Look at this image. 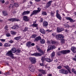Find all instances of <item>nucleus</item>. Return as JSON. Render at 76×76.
<instances>
[{
    "label": "nucleus",
    "mask_w": 76,
    "mask_h": 76,
    "mask_svg": "<svg viewBox=\"0 0 76 76\" xmlns=\"http://www.w3.org/2000/svg\"><path fill=\"white\" fill-rule=\"evenodd\" d=\"M69 53H70V50H65L59 52L57 53V54L58 55L60 56V55H61V54H68Z\"/></svg>",
    "instance_id": "nucleus-1"
},
{
    "label": "nucleus",
    "mask_w": 76,
    "mask_h": 76,
    "mask_svg": "<svg viewBox=\"0 0 76 76\" xmlns=\"http://www.w3.org/2000/svg\"><path fill=\"white\" fill-rule=\"evenodd\" d=\"M38 52H39L41 54L38 53H36L31 54L32 56H41L42 54H44L45 53V51H43V50H41V49L39 50Z\"/></svg>",
    "instance_id": "nucleus-2"
},
{
    "label": "nucleus",
    "mask_w": 76,
    "mask_h": 76,
    "mask_svg": "<svg viewBox=\"0 0 76 76\" xmlns=\"http://www.w3.org/2000/svg\"><path fill=\"white\" fill-rule=\"evenodd\" d=\"M64 37L62 34H58L56 35V38L57 39L61 40L63 38H64Z\"/></svg>",
    "instance_id": "nucleus-3"
},
{
    "label": "nucleus",
    "mask_w": 76,
    "mask_h": 76,
    "mask_svg": "<svg viewBox=\"0 0 76 76\" xmlns=\"http://www.w3.org/2000/svg\"><path fill=\"white\" fill-rule=\"evenodd\" d=\"M41 60L42 62L44 63L45 60L48 62H51L53 60V59H50V58H46L45 57H42Z\"/></svg>",
    "instance_id": "nucleus-4"
},
{
    "label": "nucleus",
    "mask_w": 76,
    "mask_h": 76,
    "mask_svg": "<svg viewBox=\"0 0 76 76\" xmlns=\"http://www.w3.org/2000/svg\"><path fill=\"white\" fill-rule=\"evenodd\" d=\"M29 60L32 64H35L37 62L36 58L34 57H30Z\"/></svg>",
    "instance_id": "nucleus-5"
},
{
    "label": "nucleus",
    "mask_w": 76,
    "mask_h": 76,
    "mask_svg": "<svg viewBox=\"0 0 76 76\" xmlns=\"http://www.w3.org/2000/svg\"><path fill=\"white\" fill-rule=\"evenodd\" d=\"M12 53V51L11 50H10L7 52L6 54L8 56H10L12 58H15V57L13 56V55Z\"/></svg>",
    "instance_id": "nucleus-6"
},
{
    "label": "nucleus",
    "mask_w": 76,
    "mask_h": 76,
    "mask_svg": "<svg viewBox=\"0 0 76 76\" xmlns=\"http://www.w3.org/2000/svg\"><path fill=\"white\" fill-rule=\"evenodd\" d=\"M11 51H12V53H17L18 54H17V55H18L19 53H20V51L19 50V49H17L16 48H14L13 49H11Z\"/></svg>",
    "instance_id": "nucleus-7"
},
{
    "label": "nucleus",
    "mask_w": 76,
    "mask_h": 76,
    "mask_svg": "<svg viewBox=\"0 0 76 76\" xmlns=\"http://www.w3.org/2000/svg\"><path fill=\"white\" fill-rule=\"evenodd\" d=\"M59 73H62L63 74L67 75V74L68 73V71L66 69H61L59 70Z\"/></svg>",
    "instance_id": "nucleus-8"
},
{
    "label": "nucleus",
    "mask_w": 76,
    "mask_h": 76,
    "mask_svg": "<svg viewBox=\"0 0 76 76\" xmlns=\"http://www.w3.org/2000/svg\"><path fill=\"white\" fill-rule=\"evenodd\" d=\"M56 48V47H55V45H51V46H49L48 47V48L47 50V51H50V50H53V49H54Z\"/></svg>",
    "instance_id": "nucleus-9"
},
{
    "label": "nucleus",
    "mask_w": 76,
    "mask_h": 76,
    "mask_svg": "<svg viewBox=\"0 0 76 76\" xmlns=\"http://www.w3.org/2000/svg\"><path fill=\"white\" fill-rule=\"evenodd\" d=\"M28 69L29 70H30V71L32 72H34V70H35L34 67V66L32 65H31V66H29V67Z\"/></svg>",
    "instance_id": "nucleus-10"
},
{
    "label": "nucleus",
    "mask_w": 76,
    "mask_h": 76,
    "mask_svg": "<svg viewBox=\"0 0 76 76\" xmlns=\"http://www.w3.org/2000/svg\"><path fill=\"white\" fill-rule=\"evenodd\" d=\"M23 20L26 22H28L29 20V18L26 16H23Z\"/></svg>",
    "instance_id": "nucleus-11"
},
{
    "label": "nucleus",
    "mask_w": 76,
    "mask_h": 76,
    "mask_svg": "<svg viewBox=\"0 0 76 76\" xmlns=\"http://www.w3.org/2000/svg\"><path fill=\"white\" fill-rule=\"evenodd\" d=\"M37 13L38 12L37 10H34L32 12L30 15L31 17H32V16L34 15H37Z\"/></svg>",
    "instance_id": "nucleus-12"
},
{
    "label": "nucleus",
    "mask_w": 76,
    "mask_h": 76,
    "mask_svg": "<svg viewBox=\"0 0 76 76\" xmlns=\"http://www.w3.org/2000/svg\"><path fill=\"white\" fill-rule=\"evenodd\" d=\"M71 50L73 53H76V47L73 46L71 47Z\"/></svg>",
    "instance_id": "nucleus-13"
},
{
    "label": "nucleus",
    "mask_w": 76,
    "mask_h": 76,
    "mask_svg": "<svg viewBox=\"0 0 76 76\" xmlns=\"http://www.w3.org/2000/svg\"><path fill=\"white\" fill-rule=\"evenodd\" d=\"M57 32H61V31H64V29L62 28H57Z\"/></svg>",
    "instance_id": "nucleus-14"
},
{
    "label": "nucleus",
    "mask_w": 76,
    "mask_h": 76,
    "mask_svg": "<svg viewBox=\"0 0 76 76\" xmlns=\"http://www.w3.org/2000/svg\"><path fill=\"white\" fill-rule=\"evenodd\" d=\"M9 20L10 21H11V22H15V21H18L19 20L15 18H11Z\"/></svg>",
    "instance_id": "nucleus-15"
},
{
    "label": "nucleus",
    "mask_w": 76,
    "mask_h": 76,
    "mask_svg": "<svg viewBox=\"0 0 76 76\" xmlns=\"http://www.w3.org/2000/svg\"><path fill=\"white\" fill-rule=\"evenodd\" d=\"M29 13H30V11H24L22 13V15H28Z\"/></svg>",
    "instance_id": "nucleus-16"
},
{
    "label": "nucleus",
    "mask_w": 76,
    "mask_h": 76,
    "mask_svg": "<svg viewBox=\"0 0 76 76\" xmlns=\"http://www.w3.org/2000/svg\"><path fill=\"white\" fill-rule=\"evenodd\" d=\"M39 71L40 73H41L42 74H45L46 73L45 71L43 69H39Z\"/></svg>",
    "instance_id": "nucleus-17"
},
{
    "label": "nucleus",
    "mask_w": 76,
    "mask_h": 76,
    "mask_svg": "<svg viewBox=\"0 0 76 76\" xmlns=\"http://www.w3.org/2000/svg\"><path fill=\"white\" fill-rule=\"evenodd\" d=\"M11 28L12 29H17L19 28V27L18 25H15L13 26Z\"/></svg>",
    "instance_id": "nucleus-18"
},
{
    "label": "nucleus",
    "mask_w": 76,
    "mask_h": 76,
    "mask_svg": "<svg viewBox=\"0 0 76 76\" xmlns=\"http://www.w3.org/2000/svg\"><path fill=\"white\" fill-rule=\"evenodd\" d=\"M65 18L66 20H69L70 22H73V19L70 17H66Z\"/></svg>",
    "instance_id": "nucleus-19"
},
{
    "label": "nucleus",
    "mask_w": 76,
    "mask_h": 76,
    "mask_svg": "<svg viewBox=\"0 0 76 76\" xmlns=\"http://www.w3.org/2000/svg\"><path fill=\"white\" fill-rule=\"evenodd\" d=\"M40 31L41 33L43 34H45V30L43 29H40Z\"/></svg>",
    "instance_id": "nucleus-20"
},
{
    "label": "nucleus",
    "mask_w": 76,
    "mask_h": 76,
    "mask_svg": "<svg viewBox=\"0 0 76 76\" xmlns=\"http://www.w3.org/2000/svg\"><path fill=\"white\" fill-rule=\"evenodd\" d=\"M43 25L44 26H47L48 25V22L45 21L43 22Z\"/></svg>",
    "instance_id": "nucleus-21"
},
{
    "label": "nucleus",
    "mask_w": 76,
    "mask_h": 76,
    "mask_svg": "<svg viewBox=\"0 0 76 76\" xmlns=\"http://www.w3.org/2000/svg\"><path fill=\"white\" fill-rule=\"evenodd\" d=\"M56 16L57 18H58V19H59V20H61V15H60V14H56Z\"/></svg>",
    "instance_id": "nucleus-22"
},
{
    "label": "nucleus",
    "mask_w": 76,
    "mask_h": 76,
    "mask_svg": "<svg viewBox=\"0 0 76 76\" xmlns=\"http://www.w3.org/2000/svg\"><path fill=\"white\" fill-rule=\"evenodd\" d=\"M2 14L4 16H7L8 15V14H7V12L6 11H2Z\"/></svg>",
    "instance_id": "nucleus-23"
},
{
    "label": "nucleus",
    "mask_w": 76,
    "mask_h": 76,
    "mask_svg": "<svg viewBox=\"0 0 76 76\" xmlns=\"http://www.w3.org/2000/svg\"><path fill=\"white\" fill-rule=\"evenodd\" d=\"M31 42H28L26 43V45L27 47H31Z\"/></svg>",
    "instance_id": "nucleus-24"
},
{
    "label": "nucleus",
    "mask_w": 76,
    "mask_h": 76,
    "mask_svg": "<svg viewBox=\"0 0 76 76\" xmlns=\"http://www.w3.org/2000/svg\"><path fill=\"white\" fill-rule=\"evenodd\" d=\"M10 46H11V44L8 43H6L4 45V47H10Z\"/></svg>",
    "instance_id": "nucleus-25"
},
{
    "label": "nucleus",
    "mask_w": 76,
    "mask_h": 76,
    "mask_svg": "<svg viewBox=\"0 0 76 76\" xmlns=\"http://www.w3.org/2000/svg\"><path fill=\"white\" fill-rule=\"evenodd\" d=\"M52 2H53L51 1H48L47 5V6L48 7H49V6H50V5H51V4Z\"/></svg>",
    "instance_id": "nucleus-26"
},
{
    "label": "nucleus",
    "mask_w": 76,
    "mask_h": 76,
    "mask_svg": "<svg viewBox=\"0 0 76 76\" xmlns=\"http://www.w3.org/2000/svg\"><path fill=\"white\" fill-rule=\"evenodd\" d=\"M41 37L39 36L38 37H37L35 39V40L36 41H39V40H40L41 39Z\"/></svg>",
    "instance_id": "nucleus-27"
},
{
    "label": "nucleus",
    "mask_w": 76,
    "mask_h": 76,
    "mask_svg": "<svg viewBox=\"0 0 76 76\" xmlns=\"http://www.w3.org/2000/svg\"><path fill=\"white\" fill-rule=\"evenodd\" d=\"M20 38H21V37L20 36H19L14 38V39H16V40H19Z\"/></svg>",
    "instance_id": "nucleus-28"
},
{
    "label": "nucleus",
    "mask_w": 76,
    "mask_h": 76,
    "mask_svg": "<svg viewBox=\"0 0 76 76\" xmlns=\"http://www.w3.org/2000/svg\"><path fill=\"white\" fill-rule=\"evenodd\" d=\"M40 42L41 44H44L45 43V40L44 39H42L40 40Z\"/></svg>",
    "instance_id": "nucleus-29"
},
{
    "label": "nucleus",
    "mask_w": 76,
    "mask_h": 76,
    "mask_svg": "<svg viewBox=\"0 0 76 76\" xmlns=\"http://www.w3.org/2000/svg\"><path fill=\"white\" fill-rule=\"evenodd\" d=\"M32 26H33V27H36V28H37L38 27V24L34 23L32 25Z\"/></svg>",
    "instance_id": "nucleus-30"
},
{
    "label": "nucleus",
    "mask_w": 76,
    "mask_h": 76,
    "mask_svg": "<svg viewBox=\"0 0 76 76\" xmlns=\"http://www.w3.org/2000/svg\"><path fill=\"white\" fill-rule=\"evenodd\" d=\"M61 40V42L62 43H64V42H65V41H66L65 40H64V39L63 38L61 40Z\"/></svg>",
    "instance_id": "nucleus-31"
},
{
    "label": "nucleus",
    "mask_w": 76,
    "mask_h": 76,
    "mask_svg": "<svg viewBox=\"0 0 76 76\" xmlns=\"http://www.w3.org/2000/svg\"><path fill=\"white\" fill-rule=\"evenodd\" d=\"M55 56V52H53L52 53L51 55V57H53Z\"/></svg>",
    "instance_id": "nucleus-32"
},
{
    "label": "nucleus",
    "mask_w": 76,
    "mask_h": 76,
    "mask_svg": "<svg viewBox=\"0 0 76 76\" xmlns=\"http://www.w3.org/2000/svg\"><path fill=\"white\" fill-rule=\"evenodd\" d=\"M42 15H47V14L46 12L43 11L42 12Z\"/></svg>",
    "instance_id": "nucleus-33"
},
{
    "label": "nucleus",
    "mask_w": 76,
    "mask_h": 76,
    "mask_svg": "<svg viewBox=\"0 0 76 76\" xmlns=\"http://www.w3.org/2000/svg\"><path fill=\"white\" fill-rule=\"evenodd\" d=\"M55 13V11H53L52 12H51L50 13V15L52 16H54V14Z\"/></svg>",
    "instance_id": "nucleus-34"
},
{
    "label": "nucleus",
    "mask_w": 76,
    "mask_h": 76,
    "mask_svg": "<svg viewBox=\"0 0 76 76\" xmlns=\"http://www.w3.org/2000/svg\"><path fill=\"white\" fill-rule=\"evenodd\" d=\"M64 67H65V68L66 69H67L68 70H69V66L68 65L64 66Z\"/></svg>",
    "instance_id": "nucleus-35"
},
{
    "label": "nucleus",
    "mask_w": 76,
    "mask_h": 76,
    "mask_svg": "<svg viewBox=\"0 0 76 76\" xmlns=\"http://www.w3.org/2000/svg\"><path fill=\"white\" fill-rule=\"evenodd\" d=\"M14 6L16 7H18L19 6V4L16 3H14Z\"/></svg>",
    "instance_id": "nucleus-36"
},
{
    "label": "nucleus",
    "mask_w": 76,
    "mask_h": 76,
    "mask_svg": "<svg viewBox=\"0 0 76 76\" xmlns=\"http://www.w3.org/2000/svg\"><path fill=\"white\" fill-rule=\"evenodd\" d=\"M36 37H37V35H36V34H34L31 36V38H35Z\"/></svg>",
    "instance_id": "nucleus-37"
},
{
    "label": "nucleus",
    "mask_w": 76,
    "mask_h": 76,
    "mask_svg": "<svg viewBox=\"0 0 76 76\" xmlns=\"http://www.w3.org/2000/svg\"><path fill=\"white\" fill-rule=\"evenodd\" d=\"M36 49H37V50H38V51H39V50H41V49H39L40 48L39 47V46H36Z\"/></svg>",
    "instance_id": "nucleus-38"
},
{
    "label": "nucleus",
    "mask_w": 76,
    "mask_h": 76,
    "mask_svg": "<svg viewBox=\"0 0 76 76\" xmlns=\"http://www.w3.org/2000/svg\"><path fill=\"white\" fill-rule=\"evenodd\" d=\"M28 30V28L27 27H25L24 30H23V32H26V31Z\"/></svg>",
    "instance_id": "nucleus-39"
},
{
    "label": "nucleus",
    "mask_w": 76,
    "mask_h": 76,
    "mask_svg": "<svg viewBox=\"0 0 76 76\" xmlns=\"http://www.w3.org/2000/svg\"><path fill=\"white\" fill-rule=\"evenodd\" d=\"M37 10H37V12L38 13H39L41 11V8H40V7H38L37 8Z\"/></svg>",
    "instance_id": "nucleus-40"
},
{
    "label": "nucleus",
    "mask_w": 76,
    "mask_h": 76,
    "mask_svg": "<svg viewBox=\"0 0 76 76\" xmlns=\"http://www.w3.org/2000/svg\"><path fill=\"white\" fill-rule=\"evenodd\" d=\"M14 5L13 4H10V7H14Z\"/></svg>",
    "instance_id": "nucleus-41"
},
{
    "label": "nucleus",
    "mask_w": 76,
    "mask_h": 76,
    "mask_svg": "<svg viewBox=\"0 0 76 76\" xmlns=\"http://www.w3.org/2000/svg\"><path fill=\"white\" fill-rule=\"evenodd\" d=\"M56 42L55 41H53L52 42V44H56Z\"/></svg>",
    "instance_id": "nucleus-42"
},
{
    "label": "nucleus",
    "mask_w": 76,
    "mask_h": 76,
    "mask_svg": "<svg viewBox=\"0 0 76 76\" xmlns=\"http://www.w3.org/2000/svg\"><path fill=\"white\" fill-rule=\"evenodd\" d=\"M0 41H1L2 42H5L6 40L3 39H0Z\"/></svg>",
    "instance_id": "nucleus-43"
},
{
    "label": "nucleus",
    "mask_w": 76,
    "mask_h": 76,
    "mask_svg": "<svg viewBox=\"0 0 76 76\" xmlns=\"http://www.w3.org/2000/svg\"><path fill=\"white\" fill-rule=\"evenodd\" d=\"M0 1L3 4L4 3V0H0Z\"/></svg>",
    "instance_id": "nucleus-44"
},
{
    "label": "nucleus",
    "mask_w": 76,
    "mask_h": 76,
    "mask_svg": "<svg viewBox=\"0 0 76 76\" xmlns=\"http://www.w3.org/2000/svg\"><path fill=\"white\" fill-rule=\"evenodd\" d=\"M72 72H73V73H74L76 72V71H75V69L73 68L72 69Z\"/></svg>",
    "instance_id": "nucleus-45"
},
{
    "label": "nucleus",
    "mask_w": 76,
    "mask_h": 76,
    "mask_svg": "<svg viewBox=\"0 0 76 76\" xmlns=\"http://www.w3.org/2000/svg\"><path fill=\"white\" fill-rule=\"evenodd\" d=\"M56 33H53L52 34V35L53 36H56Z\"/></svg>",
    "instance_id": "nucleus-46"
},
{
    "label": "nucleus",
    "mask_w": 76,
    "mask_h": 76,
    "mask_svg": "<svg viewBox=\"0 0 76 76\" xmlns=\"http://www.w3.org/2000/svg\"><path fill=\"white\" fill-rule=\"evenodd\" d=\"M62 68V66H59L57 67L58 69H60Z\"/></svg>",
    "instance_id": "nucleus-47"
},
{
    "label": "nucleus",
    "mask_w": 76,
    "mask_h": 76,
    "mask_svg": "<svg viewBox=\"0 0 76 76\" xmlns=\"http://www.w3.org/2000/svg\"><path fill=\"white\" fill-rule=\"evenodd\" d=\"M11 34L12 35H15V34H16V32H15L14 31H12L11 32Z\"/></svg>",
    "instance_id": "nucleus-48"
},
{
    "label": "nucleus",
    "mask_w": 76,
    "mask_h": 76,
    "mask_svg": "<svg viewBox=\"0 0 76 76\" xmlns=\"http://www.w3.org/2000/svg\"><path fill=\"white\" fill-rule=\"evenodd\" d=\"M76 57L75 58H72V60H73L74 61H76Z\"/></svg>",
    "instance_id": "nucleus-49"
},
{
    "label": "nucleus",
    "mask_w": 76,
    "mask_h": 76,
    "mask_svg": "<svg viewBox=\"0 0 76 76\" xmlns=\"http://www.w3.org/2000/svg\"><path fill=\"white\" fill-rule=\"evenodd\" d=\"M59 13V11L58 10H57L56 11V15H57L58 14H59L58 13Z\"/></svg>",
    "instance_id": "nucleus-50"
},
{
    "label": "nucleus",
    "mask_w": 76,
    "mask_h": 76,
    "mask_svg": "<svg viewBox=\"0 0 76 76\" xmlns=\"http://www.w3.org/2000/svg\"><path fill=\"white\" fill-rule=\"evenodd\" d=\"M6 35L7 37H10V34L9 33H8Z\"/></svg>",
    "instance_id": "nucleus-51"
},
{
    "label": "nucleus",
    "mask_w": 76,
    "mask_h": 76,
    "mask_svg": "<svg viewBox=\"0 0 76 76\" xmlns=\"http://www.w3.org/2000/svg\"><path fill=\"white\" fill-rule=\"evenodd\" d=\"M58 44H59V42H56L55 43V45H58Z\"/></svg>",
    "instance_id": "nucleus-52"
},
{
    "label": "nucleus",
    "mask_w": 76,
    "mask_h": 76,
    "mask_svg": "<svg viewBox=\"0 0 76 76\" xmlns=\"http://www.w3.org/2000/svg\"><path fill=\"white\" fill-rule=\"evenodd\" d=\"M31 46H34V45H35V43H31Z\"/></svg>",
    "instance_id": "nucleus-53"
},
{
    "label": "nucleus",
    "mask_w": 76,
    "mask_h": 76,
    "mask_svg": "<svg viewBox=\"0 0 76 76\" xmlns=\"http://www.w3.org/2000/svg\"><path fill=\"white\" fill-rule=\"evenodd\" d=\"M9 1H7L5 3V4H7V5L9 4Z\"/></svg>",
    "instance_id": "nucleus-54"
},
{
    "label": "nucleus",
    "mask_w": 76,
    "mask_h": 76,
    "mask_svg": "<svg viewBox=\"0 0 76 76\" xmlns=\"http://www.w3.org/2000/svg\"><path fill=\"white\" fill-rule=\"evenodd\" d=\"M7 28H8V27H7V26H6L5 27V29H6V30H7Z\"/></svg>",
    "instance_id": "nucleus-55"
},
{
    "label": "nucleus",
    "mask_w": 76,
    "mask_h": 76,
    "mask_svg": "<svg viewBox=\"0 0 76 76\" xmlns=\"http://www.w3.org/2000/svg\"><path fill=\"white\" fill-rule=\"evenodd\" d=\"M48 76H52V74H49L47 75Z\"/></svg>",
    "instance_id": "nucleus-56"
},
{
    "label": "nucleus",
    "mask_w": 76,
    "mask_h": 76,
    "mask_svg": "<svg viewBox=\"0 0 76 76\" xmlns=\"http://www.w3.org/2000/svg\"><path fill=\"white\" fill-rule=\"evenodd\" d=\"M47 43H48V44L49 45H50V42L49 41H48Z\"/></svg>",
    "instance_id": "nucleus-57"
},
{
    "label": "nucleus",
    "mask_w": 76,
    "mask_h": 76,
    "mask_svg": "<svg viewBox=\"0 0 76 76\" xmlns=\"http://www.w3.org/2000/svg\"><path fill=\"white\" fill-rule=\"evenodd\" d=\"M65 31L66 32H69V30H68L66 29L65 30Z\"/></svg>",
    "instance_id": "nucleus-58"
},
{
    "label": "nucleus",
    "mask_w": 76,
    "mask_h": 76,
    "mask_svg": "<svg viewBox=\"0 0 76 76\" xmlns=\"http://www.w3.org/2000/svg\"><path fill=\"white\" fill-rule=\"evenodd\" d=\"M43 21V19H42V18H41L40 19V22H42Z\"/></svg>",
    "instance_id": "nucleus-59"
},
{
    "label": "nucleus",
    "mask_w": 76,
    "mask_h": 76,
    "mask_svg": "<svg viewBox=\"0 0 76 76\" xmlns=\"http://www.w3.org/2000/svg\"><path fill=\"white\" fill-rule=\"evenodd\" d=\"M40 65L41 66H44V63H40Z\"/></svg>",
    "instance_id": "nucleus-60"
},
{
    "label": "nucleus",
    "mask_w": 76,
    "mask_h": 76,
    "mask_svg": "<svg viewBox=\"0 0 76 76\" xmlns=\"http://www.w3.org/2000/svg\"><path fill=\"white\" fill-rule=\"evenodd\" d=\"M9 42H10V43H13V41L12 40H10Z\"/></svg>",
    "instance_id": "nucleus-61"
},
{
    "label": "nucleus",
    "mask_w": 76,
    "mask_h": 76,
    "mask_svg": "<svg viewBox=\"0 0 76 76\" xmlns=\"http://www.w3.org/2000/svg\"><path fill=\"white\" fill-rule=\"evenodd\" d=\"M2 45H3V44H2V43L0 42V47L1 46H2Z\"/></svg>",
    "instance_id": "nucleus-62"
},
{
    "label": "nucleus",
    "mask_w": 76,
    "mask_h": 76,
    "mask_svg": "<svg viewBox=\"0 0 76 76\" xmlns=\"http://www.w3.org/2000/svg\"><path fill=\"white\" fill-rule=\"evenodd\" d=\"M38 76H42V74H40L39 75H38Z\"/></svg>",
    "instance_id": "nucleus-63"
},
{
    "label": "nucleus",
    "mask_w": 76,
    "mask_h": 76,
    "mask_svg": "<svg viewBox=\"0 0 76 76\" xmlns=\"http://www.w3.org/2000/svg\"><path fill=\"white\" fill-rule=\"evenodd\" d=\"M55 62H57V59H56L54 60Z\"/></svg>",
    "instance_id": "nucleus-64"
}]
</instances>
